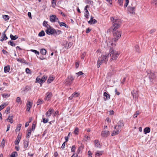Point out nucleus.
Returning <instances> with one entry per match:
<instances>
[{
    "label": "nucleus",
    "mask_w": 157,
    "mask_h": 157,
    "mask_svg": "<svg viewBox=\"0 0 157 157\" xmlns=\"http://www.w3.org/2000/svg\"><path fill=\"white\" fill-rule=\"evenodd\" d=\"M119 53L118 52L110 48L109 50V53L108 55V57H110V61L115 62L118 57Z\"/></svg>",
    "instance_id": "nucleus-1"
},
{
    "label": "nucleus",
    "mask_w": 157,
    "mask_h": 157,
    "mask_svg": "<svg viewBox=\"0 0 157 157\" xmlns=\"http://www.w3.org/2000/svg\"><path fill=\"white\" fill-rule=\"evenodd\" d=\"M124 125V124L122 121H119L117 125L114 127L115 130L113 131L111 135L114 136L118 134L121 132V129L122 127Z\"/></svg>",
    "instance_id": "nucleus-2"
},
{
    "label": "nucleus",
    "mask_w": 157,
    "mask_h": 157,
    "mask_svg": "<svg viewBox=\"0 0 157 157\" xmlns=\"http://www.w3.org/2000/svg\"><path fill=\"white\" fill-rule=\"evenodd\" d=\"M111 20L113 22V25L111 28V29H117L120 26L121 23V19H115L113 17H111Z\"/></svg>",
    "instance_id": "nucleus-3"
},
{
    "label": "nucleus",
    "mask_w": 157,
    "mask_h": 157,
    "mask_svg": "<svg viewBox=\"0 0 157 157\" xmlns=\"http://www.w3.org/2000/svg\"><path fill=\"white\" fill-rule=\"evenodd\" d=\"M108 56L106 55L105 56L102 55L101 57H99L98 60L97 66L98 68H99L100 65L103 63H106L108 60Z\"/></svg>",
    "instance_id": "nucleus-4"
},
{
    "label": "nucleus",
    "mask_w": 157,
    "mask_h": 157,
    "mask_svg": "<svg viewBox=\"0 0 157 157\" xmlns=\"http://www.w3.org/2000/svg\"><path fill=\"white\" fill-rule=\"evenodd\" d=\"M147 77L148 78L149 82H153L156 76L157 75V73L151 71V70H148L147 71Z\"/></svg>",
    "instance_id": "nucleus-5"
},
{
    "label": "nucleus",
    "mask_w": 157,
    "mask_h": 157,
    "mask_svg": "<svg viewBox=\"0 0 157 157\" xmlns=\"http://www.w3.org/2000/svg\"><path fill=\"white\" fill-rule=\"evenodd\" d=\"M74 80V78L71 75L68 76L67 78L65 79L64 82L65 85L68 86H70Z\"/></svg>",
    "instance_id": "nucleus-6"
},
{
    "label": "nucleus",
    "mask_w": 157,
    "mask_h": 157,
    "mask_svg": "<svg viewBox=\"0 0 157 157\" xmlns=\"http://www.w3.org/2000/svg\"><path fill=\"white\" fill-rule=\"evenodd\" d=\"M113 36L115 37H117V38H120L121 35V33L120 31L117 30V29H112Z\"/></svg>",
    "instance_id": "nucleus-7"
},
{
    "label": "nucleus",
    "mask_w": 157,
    "mask_h": 157,
    "mask_svg": "<svg viewBox=\"0 0 157 157\" xmlns=\"http://www.w3.org/2000/svg\"><path fill=\"white\" fill-rule=\"evenodd\" d=\"M55 30V29L52 27H50V28L47 29L45 30V32L48 35H54V31Z\"/></svg>",
    "instance_id": "nucleus-8"
},
{
    "label": "nucleus",
    "mask_w": 157,
    "mask_h": 157,
    "mask_svg": "<svg viewBox=\"0 0 157 157\" xmlns=\"http://www.w3.org/2000/svg\"><path fill=\"white\" fill-rule=\"evenodd\" d=\"M50 21L52 22H54L56 21H59V19L55 15H52L50 16Z\"/></svg>",
    "instance_id": "nucleus-9"
},
{
    "label": "nucleus",
    "mask_w": 157,
    "mask_h": 157,
    "mask_svg": "<svg viewBox=\"0 0 157 157\" xmlns=\"http://www.w3.org/2000/svg\"><path fill=\"white\" fill-rule=\"evenodd\" d=\"M128 11L130 13L135 14V8L134 7L128 6Z\"/></svg>",
    "instance_id": "nucleus-10"
},
{
    "label": "nucleus",
    "mask_w": 157,
    "mask_h": 157,
    "mask_svg": "<svg viewBox=\"0 0 157 157\" xmlns=\"http://www.w3.org/2000/svg\"><path fill=\"white\" fill-rule=\"evenodd\" d=\"M131 94L132 95L133 98L134 100H136L138 97L137 92L135 91L134 90L131 92Z\"/></svg>",
    "instance_id": "nucleus-11"
},
{
    "label": "nucleus",
    "mask_w": 157,
    "mask_h": 157,
    "mask_svg": "<svg viewBox=\"0 0 157 157\" xmlns=\"http://www.w3.org/2000/svg\"><path fill=\"white\" fill-rule=\"evenodd\" d=\"M109 134V132L108 131H104L102 132L101 136L103 137H107Z\"/></svg>",
    "instance_id": "nucleus-12"
},
{
    "label": "nucleus",
    "mask_w": 157,
    "mask_h": 157,
    "mask_svg": "<svg viewBox=\"0 0 157 157\" xmlns=\"http://www.w3.org/2000/svg\"><path fill=\"white\" fill-rule=\"evenodd\" d=\"M53 112L54 110L53 109H50L45 114L48 117H50Z\"/></svg>",
    "instance_id": "nucleus-13"
},
{
    "label": "nucleus",
    "mask_w": 157,
    "mask_h": 157,
    "mask_svg": "<svg viewBox=\"0 0 157 157\" xmlns=\"http://www.w3.org/2000/svg\"><path fill=\"white\" fill-rule=\"evenodd\" d=\"M94 143L95 147L99 148H101V146L98 140H95L94 141Z\"/></svg>",
    "instance_id": "nucleus-14"
},
{
    "label": "nucleus",
    "mask_w": 157,
    "mask_h": 157,
    "mask_svg": "<svg viewBox=\"0 0 157 157\" xmlns=\"http://www.w3.org/2000/svg\"><path fill=\"white\" fill-rule=\"evenodd\" d=\"M103 95L104 97V98L105 101H106L107 100H109L110 98V95L108 94L106 92H105L104 93Z\"/></svg>",
    "instance_id": "nucleus-15"
},
{
    "label": "nucleus",
    "mask_w": 157,
    "mask_h": 157,
    "mask_svg": "<svg viewBox=\"0 0 157 157\" xmlns=\"http://www.w3.org/2000/svg\"><path fill=\"white\" fill-rule=\"evenodd\" d=\"M46 95L44 99L45 100H48L52 97V93H51L48 92L46 94Z\"/></svg>",
    "instance_id": "nucleus-16"
},
{
    "label": "nucleus",
    "mask_w": 157,
    "mask_h": 157,
    "mask_svg": "<svg viewBox=\"0 0 157 157\" xmlns=\"http://www.w3.org/2000/svg\"><path fill=\"white\" fill-rule=\"evenodd\" d=\"M54 31V36H56L57 35L61 34L62 33V31L59 30H56L55 29Z\"/></svg>",
    "instance_id": "nucleus-17"
},
{
    "label": "nucleus",
    "mask_w": 157,
    "mask_h": 157,
    "mask_svg": "<svg viewBox=\"0 0 157 157\" xmlns=\"http://www.w3.org/2000/svg\"><path fill=\"white\" fill-rule=\"evenodd\" d=\"M119 38H117V37H115L113 38L112 40V43L111 44L112 45H115L116 44L115 42H116L118 40Z\"/></svg>",
    "instance_id": "nucleus-18"
},
{
    "label": "nucleus",
    "mask_w": 157,
    "mask_h": 157,
    "mask_svg": "<svg viewBox=\"0 0 157 157\" xmlns=\"http://www.w3.org/2000/svg\"><path fill=\"white\" fill-rule=\"evenodd\" d=\"M43 25L44 26L46 27L47 29L51 27V26L48 24V22L45 21L43 22Z\"/></svg>",
    "instance_id": "nucleus-19"
},
{
    "label": "nucleus",
    "mask_w": 157,
    "mask_h": 157,
    "mask_svg": "<svg viewBox=\"0 0 157 157\" xmlns=\"http://www.w3.org/2000/svg\"><path fill=\"white\" fill-rule=\"evenodd\" d=\"M7 39L6 34L4 33L2 34V36L1 37V39L0 40V41H2L4 40H6Z\"/></svg>",
    "instance_id": "nucleus-20"
},
{
    "label": "nucleus",
    "mask_w": 157,
    "mask_h": 157,
    "mask_svg": "<svg viewBox=\"0 0 157 157\" xmlns=\"http://www.w3.org/2000/svg\"><path fill=\"white\" fill-rule=\"evenodd\" d=\"M58 22L59 24V25L60 27L63 26L66 28H68V26L65 23L63 22H60L59 21H58Z\"/></svg>",
    "instance_id": "nucleus-21"
},
{
    "label": "nucleus",
    "mask_w": 157,
    "mask_h": 157,
    "mask_svg": "<svg viewBox=\"0 0 157 157\" xmlns=\"http://www.w3.org/2000/svg\"><path fill=\"white\" fill-rule=\"evenodd\" d=\"M17 60L18 62H20L22 63H24L27 65H28V63L24 59H17Z\"/></svg>",
    "instance_id": "nucleus-22"
},
{
    "label": "nucleus",
    "mask_w": 157,
    "mask_h": 157,
    "mask_svg": "<svg viewBox=\"0 0 157 157\" xmlns=\"http://www.w3.org/2000/svg\"><path fill=\"white\" fill-rule=\"evenodd\" d=\"M144 131L145 134H147L150 132V128L149 127H146L144 128Z\"/></svg>",
    "instance_id": "nucleus-23"
},
{
    "label": "nucleus",
    "mask_w": 157,
    "mask_h": 157,
    "mask_svg": "<svg viewBox=\"0 0 157 157\" xmlns=\"http://www.w3.org/2000/svg\"><path fill=\"white\" fill-rule=\"evenodd\" d=\"M10 70V67L8 65L4 67V71L5 73H7L9 72Z\"/></svg>",
    "instance_id": "nucleus-24"
},
{
    "label": "nucleus",
    "mask_w": 157,
    "mask_h": 157,
    "mask_svg": "<svg viewBox=\"0 0 157 157\" xmlns=\"http://www.w3.org/2000/svg\"><path fill=\"white\" fill-rule=\"evenodd\" d=\"M46 50L44 48L41 49L40 50V53L43 55H45L46 53Z\"/></svg>",
    "instance_id": "nucleus-25"
},
{
    "label": "nucleus",
    "mask_w": 157,
    "mask_h": 157,
    "mask_svg": "<svg viewBox=\"0 0 157 157\" xmlns=\"http://www.w3.org/2000/svg\"><path fill=\"white\" fill-rule=\"evenodd\" d=\"M18 38V36L17 35L13 36L12 34H10V39L12 40H15Z\"/></svg>",
    "instance_id": "nucleus-26"
},
{
    "label": "nucleus",
    "mask_w": 157,
    "mask_h": 157,
    "mask_svg": "<svg viewBox=\"0 0 157 157\" xmlns=\"http://www.w3.org/2000/svg\"><path fill=\"white\" fill-rule=\"evenodd\" d=\"M18 155L16 151H14L10 155V157H16Z\"/></svg>",
    "instance_id": "nucleus-27"
},
{
    "label": "nucleus",
    "mask_w": 157,
    "mask_h": 157,
    "mask_svg": "<svg viewBox=\"0 0 157 157\" xmlns=\"http://www.w3.org/2000/svg\"><path fill=\"white\" fill-rule=\"evenodd\" d=\"M44 102V101L43 100H42L40 99H38V101L36 102V104L37 105H39L42 104Z\"/></svg>",
    "instance_id": "nucleus-28"
},
{
    "label": "nucleus",
    "mask_w": 157,
    "mask_h": 157,
    "mask_svg": "<svg viewBox=\"0 0 157 157\" xmlns=\"http://www.w3.org/2000/svg\"><path fill=\"white\" fill-rule=\"evenodd\" d=\"M21 124H19L17 125V127L15 130V131L16 132H18L21 129Z\"/></svg>",
    "instance_id": "nucleus-29"
},
{
    "label": "nucleus",
    "mask_w": 157,
    "mask_h": 157,
    "mask_svg": "<svg viewBox=\"0 0 157 157\" xmlns=\"http://www.w3.org/2000/svg\"><path fill=\"white\" fill-rule=\"evenodd\" d=\"M29 144V141H24V147L25 149L26 148H27Z\"/></svg>",
    "instance_id": "nucleus-30"
},
{
    "label": "nucleus",
    "mask_w": 157,
    "mask_h": 157,
    "mask_svg": "<svg viewBox=\"0 0 157 157\" xmlns=\"http://www.w3.org/2000/svg\"><path fill=\"white\" fill-rule=\"evenodd\" d=\"M16 101L18 104H21L22 103L21 99L19 97H17Z\"/></svg>",
    "instance_id": "nucleus-31"
},
{
    "label": "nucleus",
    "mask_w": 157,
    "mask_h": 157,
    "mask_svg": "<svg viewBox=\"0 0 157 157\" xmlns=\"http://www.w3.org/2000/svg\"><path fill=\"white\" fill-rule=\"evenodd\" d=\"M45 35L44 32L43 30L41 31L39 33L38 36H43Z\"/></svg>",
    "instance_id": "nucleus-32"
},
{
    "label": "nucleus",
    "mask_w": 157,
    "mask_h": 157,
    "mask_svg": "<svg viewBox=\"0 0 157 157\" xmlns=\"http://www.w3.org/2000/svg\"><path fill=\"white\" fill-rule=\"evenodd\" d=\"M54 79L53 77H49L47 81L49 83H50L54 80Z\"/></svg>",
    "instance_id": "nucleus-33"
},
{
    "label": "nucleus",
    "mask_w": 157,
    "mask_h": 157,
    "mask_svg": "<svg viewBox=\"0 0 157 157\" xmlns=\"http://www.w3.org/2000/svg\"><path fill=\"white\" fill-rule=\"evenodd\" d=\"M72 96L74 97H78L79 95V93L78 92H75L73 93L72 94Z\"/></svg>",
    "instance_id": "nucleus-34"
},
{
    "label": "nucleus",
    "mask_w": 157,
    "mask_h": 157,
    "mask_svg": "<svg viewBox=\"0 0 157 157\" xmlns=\"http://www.w3.org/2000/svg\"><path fill=\"white\" fill-rule=\"evenodd\" d=\"M30 51L34 53L36 55H39V52L36 50L31 49L30 50Z\"/></svg>",
    "instance_id": "nucleus-35"
},
{
    "label": "nucleus",
    "mask_w": 157,
    "mask_h": 157,
    "mask_svg": "<svg viewBox=\"0 0 157 157\" xmlns=\"http://www.w3.org/2000/svg\"><path fill=\"white\" fill-rule=\"evenodd\" d=\"M31 129H30L29 130H28V133L27 134V137L29 138L30 137V136L31 135Z\"/></svg>",
    "instance_id": "nucleus-36"
},
{
    "label": "nucleus",
    "mask_w": 157,
    "mask_h": 157,
    "mask_svg": "<svg viewBox=\"0 0 157 157\" xmlns=\"http://www.w3.org/2000/svg\"><path fill=\"white\" fill-rule=\"evenodd\" d=\"M3 18L5 20H9V17L7 15H4L2 16Z\"/></svg>",
    "instance_id": "nucleus-37"
},
{
    "label": "nucleus",
    "mask_w": 157,
    "mask_h": 157,
    "mask_svg": "<svg viewBox=\"0 0 157 157\" xmlns=\"http://www.w3.org/2000/svg\"><path fill=\"white\" fill-rule=\"evenodd\" d=\"M48 121V118H47V119H46L45 118H44V117H43V122L45 124V123H47Z\"/></svg>",
    "instance_id": "nucleus-38"
},
{
    "label": "nucleus",
    "mask_w": 157,
    "mask_h": 157,
    "mask_svg": "<svg viewBox=\"0 0 157 157\" xmlns=\"http://www.w3.org/2000/svg\"><path fill=\"white\" fill-rule=\"evenodd\" d=\"M32 103L28 101V103L27 104V107L29 108H31L32 107Z\"/></svg>",
    "instance_id": "nucleus-39"
},
{
    "label": "nucleus",
    "mask_w": 157,
    "mask_h": 157,
    "mask_svg": "<svg viewBox=\"0 0 157 157\" xmlns=\"http://www.w3.org/2000/svg\"><path fill=\"white\" fill-rule=\"evenodd\" d=\"M78 128H76L75 129L73 132L76 135H78Z\"/></svg>",
    "instance_id": "nucleus-40"
},
{
    "label": "nucleus",
    "mask_w": 157,
    "mask_h": 157,
    "mask_svg": "<svg viewBox=\"0 0 157 157\" xmlns=\"http://www.w3.org/2000/svg\"><path fill=\"white\" fill-rule=\"evenodd\" d=\"M52 7L55 8V6L56 5V1H52Z\"/></svg>",
    "instance_id": "nucleus-41"
},
{
    "label": "nucleus",
    "mask_w": 157,
    "mask_h": 157,
    "mask_svg": "<svg viewBox=\"0 0 157 157\" xmlns=\"http://www.w3.org/2000/svg\"><path fill=\"white\" fill-rule=\"evenodd\" d=\"M151 4L154 6H157V1H153L151 2Z\"/></svg>",
    "instance_id": "nucleus-42"
},
{
    "label": "nucleus",
    "mask_w": 157,
    "mask_h": 157,
    "mask_svg": "<svg viewBox=\"0 0 157 157\" xmlns=\"http://www.w3.org/2000/svg\"><path fill=\"white\" fill-rule=\"evenodd\" d=\"M86 55V53L85 52H84L83 53H82V54L81 56V59H83Z\"/></svg>",
    "instance_id": "nucleus-43"
},
{
    "label": "nucleus",
    "mask_w": 157,
    "mask_h": 157,
    "mask_svg": "<svg viewBox=\"0 0 157 157\" xmlns=\"http://www.w3.org/2000/svg\"><path fill=\"white\" fill-rule=\"evenodd\" d=\"M47 79V77L44 76L41 79L42 82H44Z\"/></svg>",
    "instance_id": "nucleus-44"
},
{
    "label": "nucleus",
    "mask_w": 157,
    "mask_h": 157,
    "mask_svg": "<svg viewBox=\"0 0 157 157\" xmlns=\"http://www.w3.org/2000/svg\"><path fill=\"white\" fill-rule=\"evenodd\" d=\"M140 114V113L139 112V111H136L135 113L134 114L133 116L134 118H136L137 117V116Z\"/></svg>",
    "instance_id": "nucleus-45"
},
{
    "label": "nucleus",
    "mask_w": 157,
    "mask_h": 157,
    "mask_svg": "<svg viewBox=\"0 0 157 157\" xmlns=\"http://www.w3.org/2000/svg\"><path fill=\"white\" fill-rule=\"evenodd\" d=\"M5 141L4 140V139H3L2 141V142L1 146V147H2V148H3L5 146Z\"/></svg>",
    "instance_id": "nucleus-46"
},
{
    "label": "nucleus",
    "mask_w": 157,
    "mask_h": 157,
    "mask_svg": "<svg viewBox=\"0 0 157 157\" xmlns=\"http://www.w3.org/2000/svg\"><path fill=\"white\" fill-rule=\"evenodd\" d=\"M25 71L27 74H30L31 73V71L28 68H26V69Z\"/></svg>",
    "instance_id": "nucleus-47"
},
{
    "label": "nucleus",
    "mask_w": 157,
    "mask_h": 157,
    "mask_svg": "<svg viewBox=\"0 0 157 157\" xmlns=\"http://www.w3.org/2000/svg\"><path fill=\"white\" fill-rule=\"evenodd\" d=\"M42 82L41 79H40V78L38 77H37L36 79V82L40 83Z\"/></svg>",
    "instance_id": "nucleus-48"
},
{
    "label": "nucleus",
    "mask_w": 157,
    "mask_h": 157,
    "mask_svg": "<svg viewBox=\"0 0 157 157\" xmlns=\"http://www.w3.org/2000/svg\"><path fill=\"white\" fill-rule=\"evenodd\" d=\"M30 87L29 86H25L24 91H28L30 90Z\"/></svg>",
    "instance_id": "nucleus-49"
},
{
    "label": "nucleus",
    "mask_w": 157,
    "mask_h": 157,
    "mask_svg": "<svg viewBox=\"0 0 157 157\" xmlns=\"http://www.w3.org/2000/svg\"><path fill=\"white\" fill-rule=\"evenodd\" d=\"M102 152L98 151L97 152L96 154V155L100 156L102 155Z\"/></svg>",
    "instance_id": "nucleus-50"
},
{
    "label": "nucleus",
    "mask_w": 157,
    "mask_h": 157,
    "mask_svg": "<svg viewBox=\"0 0 157 157\" xmlns=\"http://www.w3.org/2000/svg\"><path fill=\"white\" fill-rule=\"evenodd\" d=\"M89 12L88 13L85 12V16L87 18H88L89 17Z\"/></svg>",
    "instance_id": "nucleus-51"
},
{
    "label": "nucleus",
    "mask_w": 157,
    "mask_h": 157,
    "mask_svg": "<svg viewBox=\"0 0 157 157\" xmlns=\"http://www.w3.org/2000/svg\"><path fill=\"white\" fill-rule=\"evenodd\" d=\"M97 23V21L95 19L92 20V21L90 22V23H89L90 24H94Z\"/></svg>",
    "instance_id": "nucleus-52"
},
{
    "label": "nucleus",
    "mask_w": 157,
    "mask_h": 157,
    "mask_svg": "<svg viewBox=\"0 0 157 157\" xmlns=\"http://www.w3.org/2000/svg\"><path fill=\"white\" fill-rule=\"evenodd\" d=\"M135 48L136 52H139L140 49L139 46L138 45H137L136 46Z\"/></svg>",
    "instance_id": "nucleus-53"
},
{
    "label": "nucleus",
    "mask_w": 157,
    "mask_h": 157,
    "mask_svg": "<svg viewBox=\"0 0 157 157\" xmlns=\"http://www.w3.org/2000/svg\"><path fill=\"white\" fill-rule=\"evenodd\" d=\"M86 3H88L89 4H90L91 5H92L93 3V2L92 1H86Z\"/></svg>",
    "instance_id": "nucleus-54"
},
{
    "label": "nucleus",
    "mask_w": 157,
    "mask_h": 157,
    "mask_svg": "<svg viewBox=\"0 0 157 157\" xmlns=\"http://www.w3.org/2000/svg\"><path fill=\"white\" fill-rule=\"evenodd\" d=\"M10 112V108L8 107L7 108L6 110L5 111V113H8Z\"/></svg>",
    "instance_id": "nucleus-55"
},
{
    "label": "nucleus",
    "mask_w": 157,
    "mask_h": 157,
    "mask_svg": "<svg viewBox=\"0 0 157 157\" xmlns=\"http://www.w3.org/2000/svg\"><path fill=\"white\" fill-rule=\"evenodd\" d=\"M20 140L16 139V140L15 141V144L16 145H18V144H19V143L20 141Z\"/></svg>",
    "instance_id": "nucleus-56"
},
{
    "label": "nucleus",
    "mask_w": 157,
    "mask_h": 157,
    "mask_svg": "<svg viewBox=\"0 0 157 157\" xmlns=\"http://www.w3.org/2000/svg\"><path fill=\"white\" fill-rule=\"evenodd\" d=\"M156 31V29H151L150 31V33L151 34L153 33H154Z\"/></svg>",
    "instance_id": "nucleus-57"
},
{
    "label": "nucleus",
    "mask_w": 157,
    "mask_h": 157,
    "mask_svg": "<svg viewBox=\"0 0 157 157\" xmlns=\"http://www.w3.org/2000/svg\"><path fill=\"white\" fill-rule=\"evenodd\" d=\"M107 2V4H109V6L112 5V1H106Z\"/></svg>",
    "instance_id": "nucleus-58"
},
{
    "label": "nucleus",
    "mask_w": 157,
    "mask_h": 157,
    "mask_svg": "<svg viewBox=\"0 0 157 157\" xmlns=\"http://www.w3.org/2000/svg\"><path fill=\"white\" fill-rule=\"evenodd\" d=\"M118 3L120 5L122 6L123 3V1H118Z\"/></svg>",
    "instance_id": "nucleus-59"
},
{
    "label": "nucleus",
    "mask_w": 157,
    "mask_h": 157,
    "mask_svg": "<svg viewBox=\"0 0 157 157\" xmlns=\"http://www.w3.org/2000/svg\"><path fill=\"white\" fill-rule=\"evenodd\" d=\"M79 61L76 62L75 64V67H76V68H77L78 67L79 65Z\"/></svg>",
    "instance_id": "nucleus-60"
},
{
    "label": "nucleus",
    "mask_w": 157,
    "mask_h": 157,
    "mask_svg": "<svg viewBox=\"0 0 157 157\" xmlns=\"http://www.w3.org/2000/svg\"><path fill=\"white\" fill-rule=\"evenodd\" d=\"M5 106V104H2L0 106V111L3 109Z\"/></svg>",
    "instance_id": "nucleus-61"
},
{
    "label": "nucleus",
    "mask_w": 157,
    "mask_h": 157,
    "mask_svg": "<svg viewBox=\"0 0 157 157\" xmlns=\"http://www.w3.org/2000/svg\"><path fill=\"white\" fill-rule=\"evenodd\" d=\"M72 44H73V43L72 42H69L68 44V46L67 48H71V47L72 46Z\"/></svg>",
    "instance_id": "nucleus-62"
},
{
    "label": "nucleus",
    "mask_w": 157,
    "mask_h": 157,
    "mask_svg": "<svg viewBox=\"0 0 157 157\" xmlns=\"http://www.w3.org/2000/svg\"><path fill=\"white\" fill-rule=\"evenodd\" d=\"M76 74L78 76H80L83 74V73L82 71H79L78 73H76Z\"/></svg>",
    "instance_id": "nucleus-63"
},
{
    "label": "nucleus",
    "mask_w": 157,
    "mask_h": 157,
    "mask_svg": "<svg viewBox=\"0 0 157 157\" xmlns=\"http://www.w3.org/2000/svg\"><path fill=\"white\" fill-rule=\"evenodd\" d=\"M75 146H73L72 147V148H71V151H72V152H75Z\"/></svg>",
    "instance_id": "nucleus-64"
}]
</instances>
